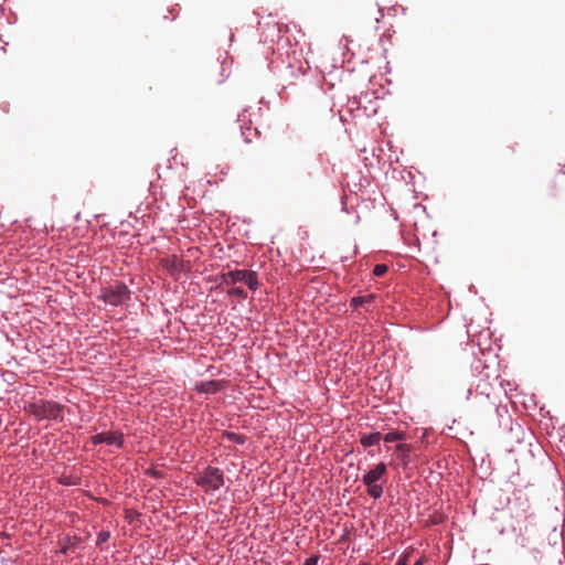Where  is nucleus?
<instances>
[{
	"label": "nucleus",
	"mask_w": 565,
	"mask_h": 565,
	"mask_svg": "<svg viewBox=\"0 0 565 565\" xmlns=\"http://www.w3.org/2000/svg\"><path fill=\"white\" fill-rule=\"evenodd\" d=\"M162 269L172 277H177L184 270V262L177 255H169L160 259Z\"/></svg>",
	"instance_id": "7"
},
{
	"label": "nucleus",
	"mask_w": 565,
	"mask_h": 565,
	"mask_svg": "<svg viewBox=\"0 0 565 565\" xmlns=\"http://www.w3.org/2000/svg\"><path fill=\"white\" fill-rule=\"evenodd\" d=\"M232 286L233 287L227 290L228 296H234V297L242 298V299L247 298V292L242 287L234 286V285H232Z\"/></svg>",
	"instance_id": "15"
},
{
	"label": "nucleus",
	"mask_w": 565,
	"mask_h": 565,
	"mask_svg": "<svg viewBox=\"0 0 565 565\" xmlns=\"http://www.w3.org/2000/svg\"><path fill=\"white\" fill-rule=\"evenodd\" d=\"M347 108L354 117L369 116L366 108L361 109V97H353L348 100Z\"/></svg>",
	"instance_id": "9"
},
{
	"label": "nucleus",
	"mask_w": 565,
	"mask_h": 565,
	"mask_svg": "<svg viewBox=\"0 0 565 565\" xmlns=\"http://www.w3.org/2000/svg\"><path fill=\"white\" fill-rule=\"evenodd\" d=\"M317 96L319 99H321L326 106L328 107V102H327V95L326 93L321 89V88H317Z\"/></svg>",
	"instance_id": "18"
},
{
	"label": "nucleus",
	"mask_w": 565,
	"mask_h": 565,
	"mask_svg": "<svg viewBox=\"0 0 565 565\" xmlns=\"http://www.w3.org/2000/svg\"><path fill=\"white\" fill-rule=\"evenodd\" d=\"M386 475L387 466L384 462H379L363 475L362 481L371 498L376 500L383 495Z\"/></svg>",
	"instance_id": "1"
},
{
	"label": "nucleus",
	"mask_w": 565,
	"mask_h": 565,
	"mask_svg": "<svg viewBox=\"0 0 565 565\" xmlns=\"http://www.w3.org/2000/svg\"><path fill=\"white\" fill-rule=\"evenodd\" d=\"M26 412L38 420H57L63 416V406L53 401H39L25 407Z\"/></svg>",
	"instance_id": "2"
},
{
	"label": "nucleus",
	"mask_w": 565,
	"mask_h": 565,
	"mask_svg": "<svg viewBox=\"0 0 565 565\" xmlns=\"http://www.w3.org/2000/svg\"><path fill=\"white\" fill-rule=\"evenodd\" d=\"M406 563H407V559H406V557L404 556V557H401V558L397 561L396 565H406Z\"/></svg>",
	"instance_id": "19"
},
{
	"label": "nucleus",
	"mask_w": 565,
	"mask_h": 565,
	"mask_svg": "<svg viewBox=\"0 0 565 565\" xmlns=\"http://www.w3.org/2000/svg\"><path fill=\"white\" fill-rule=\"evenodd\" d=\"M424 564V558H419L417 559L414 565H423Z\"/></svg>",
	"instance_id": "21"
},
{
	"label": "nucleus",
	"mask_w": 565,
	"mask_h": 565,
	"mask_svg": "<svg viewBox=\"0 0 565 565\" xmlns=\"http://www.w3.org/2000/svg\"><path fill=\"white\" fill-rule=\"evenodd\" d=\"M398 458L402 460L404 467H407L411 461V446L407 444H398L395 447Z\"/></svg>",
	"instance_id": "11"
},
{
	"label": "nucleus",
	"mask_w": 565,
	"mask_h": 565,
	"mask_svg": "<svg viewBox=\"0 0 565 565\" xmlns=\"http://www.w3.org/2000/svg\"><path fill=\"white\" fill-rule=\"evenodd\" d=\"M90 443L94 446L99 444H106L108 446H113L115 448H122L125 444V436L119 430H108L95 434L90 437Z\"/></svg>",
	"instance_id": "6"
},
{
	"label": "nucleus",
	"mask_w": 565,
	"mask_h": 565,
	"mask_svg": "<svg viewBox=\"0 0 565 565\" xmlns=\"http://www.w3.org/2000/svg\"><path fill=\"white\" fill-rule=\"evenodd\" d=\"M195 483L205 492H215L224 486L225 476L220 468L207 466L195 477Z\"/></svg>",
	"instance_id": "3"
},
{
	"label": "nucleus",
	"mask_w": 565,
	"mask_h": 565,
	"mask_svg": "<svg viewBox=\"0 0 565 565\" xmlns=\"http://www.w3.org/2000/svg\"><path fill=\"white\" fill-rule=\"evenodd\" d=\"M481 394H486L487 398H490L491 394L488 392L486 393L484 391H481Z\"/></svg>",
	"instance_id": "23"
},
{
	"label": "nucleus",
	"mask_w": 565,
	"mask_h": 565,
	"mask_svg": "<svg viewBox=\"0 0 565 565\" xmlns=\"http://www.w3.org/2000/svg\"><path fill=\"white\" fill-rule=\"evenodd\" d=\"M221 284L225 286L245 284L252 291H256L259 287L257 273L249 269H235L223 273L220 277Z\"/></svg>",
	"instance_id": "4"
},
{
	"label": "nucleus",
	"mask_w": 565,
	"mask_h": 565,
	"mask_svg": "<svg viewBox=\"0 0 565 565\" xmlns=\"http://www.w3.org/2000/svg\"><path fill=\"white\" fill-rule=\"evenodd\" d=\"M374 299H375V296L373 294L353 297L350 301V306L354 309H358L360 307H364L366 305L372 303L374 301Z\"/></svg>",
	"instance_id": "12"
},
{
	"label": "nucleus",
	"mask_w": 565,
	"mask_h": 565,
	"mask_svg": "<svg viewBox=\"0 0 565 565\" xmlns=\"http://www.w3.org/2000/svg\"><path fill=\"white\" fill-rule=\"evenodd\" d=\"M404 439V434L399 431H388L383 436L385 443H394Z\"/></svg>",
	"instance_id": "14"
},
{
	"label": "nucleus",
	"mask_w": 565,
	"mask_h": 565,
	"mask_svg": "<svg viewBox=\"0 0 565 565\" xmlns=\"http://www.w3.org/2000/svg\"><path fill=\"white\" fill-rule=\"evenodd\" d=\"M223 437L226 440H228L231 443L238 444V445H243L246 441V437L244 435L237 434V433H234V431H224L223 433Z\"/></svg>",
	"instance_id": "13"
},
{
	"label": "nucleus",
	"mask_w": 565,
	"mask_h": 565,
	"mask_svg": "<svg viewBox=\"0 0 565 565\" xmlns=\"http://www.w3.org/2000/svg\"><path fill=\"white\" fill-rule=\"evenodd\" d=\"M130 292L124 282L116 281L114 285L102 289L99 298L107 305L117 307L127 301Z\"/></svg>",
	"instance_id": "5"
},
{
	"label": "nucleus",
	"mask_w": 565,
	"mask_h": 565,
	"mask_svg": "<svg viewBox=\"0 0 565 565\" xmlns=\"http://www.w3.org/2000/svg\"><path fill=\"white\" fill-rule=\"evenodd\" d=\"M222 388V384L220 381L211 380V381H204L199 382L195 384V391L199 393H216Z\"/></svg>",
	"instance_id": "8"
},
{
	"label": "nucleus",
	"mask_w": 565,
	"mask_h": 565,
	"mask_svg": "<svg viewBox=\"0 0 565 565\" xmlns=\"http://www.w3.org/2000/svg\"><path fill=\"white\" fill-rule=\"evenodd\" d=\"M491 405H492L497 411L499 409V408H498V405H497V403H495V401H491Z\"/></svg>",
	"instance_id": "22"
},
{
	"label": "nucleus",
	"mask_w": 565,
	"mask_h": 565,
	"mask_svg": "<svg viewBox=\"0 0 565 565\" xmlns=\"http://www.w3.org/2000/svg\"><path fill=\"white\" fill-rule=\"evenodd\" d=\"M381 439H382V435L380 431H373L370 434H361L360 435V443L365 448L377 445Z\"/></svg>",
	"instance_id": "10"
},
{
	"label": "nucleus",
	"mask_w": 565,
	"mask_h": 565,
	"mask_svg": "<svg viewBox=\"0 0 565 565\" xmlns=\"http://www.w3.org/2000/svg\"><path fill=\"white\" fill-rule=\"evenodd\" d=\"M110 537V533L108 531H102L97 535V544H103L107 542Z\"/></svg>",
	"instance_id": "17"
},
{
	"label": "nucleus",
	"mask_w": 565,
	"mask_h": 565,
	"mask_svg": "<svg viewBox=\"0 0 565 565\" xmlns=\"http://www.w3.org/2000/svg\"><path fill=\"white\" fill-rule=\"evenodd\" d=\"M67 550H68L67 545H63V546L60 548L58 553H61V554H66V553H67Z\"/></svg>",
	"instance_id": "20"
},
{
	"label": "nucleus",
	"mask_w": 565,
	"mask_h": 565,
	"mask_svg": "<svg viewBox=\"0 0 565 565\" xmlns=\"http://www.w3.org/2000/svg\"><path fill=\"white\" fill-rule=\"evenodd\" d=\"M387 271V266L385 264H377L373 268V275L376 277L383 276Z\"/></svg>",
	"instance_id": "16"
}]
</instances>
